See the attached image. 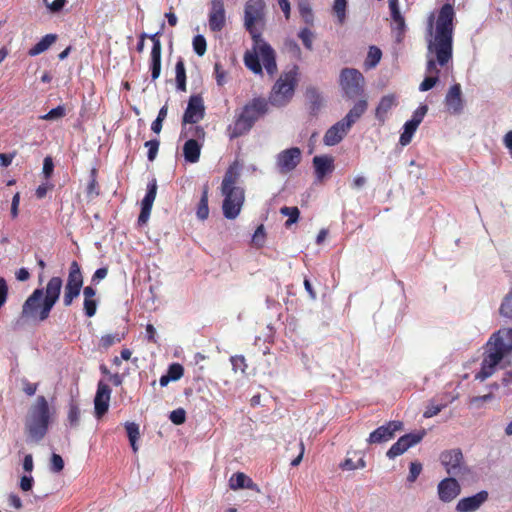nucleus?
Returning <instances> with one entry per match:
<instances>
[{"label": "nucleus", "mask_w": 512, "mask_h": 512, "mask_svg": "<svg viewBox=\"0 0 512 512\" xmlns=\"http://www.w3.org/2000/svg\"><path fill=\"white\" fill-rule=\"evenodd\" d=\"M488 496V492L482 490L472 496L464 497L458 501L456 510L458 512H475L488 500Z\"/></svg>", "instance_id": "nucleus-18"}, {"label": "nucleus", "mask_w": 512, "mask_h": 512, "mask_svg": "<svg viewBox=\"0 0 512 512\" xmlns=\"http://www.w3.org/2000/svg\"><path fill=\"white\" fill-rule=\"evenodd\" d=\"M397 105V98L394 94H388L383 96L376 109H375V117L376 119L383 124L387 119L389 112Z\"/></svg>", "instance_id": "nucleus-26"}, {"label": "nucleus", "mask_w": 512, "mask_h": 512, "mask_svg": "<svg viewBox=\"0 0 512 512\" xmlns=\"http://www.w3.org/2000/svg\"><path fill=\"white\" fill-rule=\"evenodd\" d=\"M201 144L195 139H189L183 146V155L187 162L196 163L199 161Z\"/></svg>", "instance_id": "nucleus-28"}, {"label": "nucleus", "mask_w": 512, "mask_h": 512, "mask_svg": "<svg viewBox=\"0 0 512 512\" xmlns=\"http://www.w3.org/2000/svg\"><path fill=\"white\" fill-rule=\"evenodd\" d=\"M496 399L494 392H488L481 396H472L468 398V408L479 410L482 409L486 403L492 402Z\"/></svg>", "instance_id": "nucleus-33"}, {"label": "nucleus", "mask_w": 512, "mask_h": 512, "mask_svg": "<svg viewBox=\"0 0 512 512\" xmlns=\"http://www.w3.org/2000/svg\"><path fill=\"white\" fill-rule=\"evenodd\" d=\"M239 174L240 166L234 163L228 168L222 182L223 213L227 219H235L244 203V191L236 186Z\"/></svg>", "instance_id": "nucleus-5"}, {"label": "nucleus", "mask_w": 512, "mask_h": 512, "mask_svg": "<svg viewBox=\"0 0 512 512\" xmlns=\"http://www.w3.org/2000/svg\"><path fill=\"white\" fill-rule=\"evenodd\" d=\"M425 436V431L422 430L417 433H410L400 437L387 451L386 455L389 459H394L397 456L405 453L409 448L418 444Z\"/></svg>", "instance_id": "nucleus-12"}, {"label": "nucleus", "mask_w": 512, "mask_h": 512, "mask_svg": "<svg viewBox=\"0 0 512 512\" xmlns=\"http://www.w3.org/2000/svg\"><path fill=\"white\" fill-rule=\"evenodd\" d=\"M298 8L303 20L306 23H311L313 20V14L309 4L306 2H300Z\"/></svg>", "instance_id": "nucleus-48"}, {"label": "nucleus", "mask_w": 512, "mask_h": 512, "mask_svg": "<svg viewBox=\"0 0 512 512\" xmlns=\"http://www.w3.org/2000/svg\"><path fill=\"white\" fill-rule=\"evenodd\" d=\"M83 286V276L79 264L73 261L70 264L67 283L64 288L63 303L70 306L75 298L80 294Z\"/></svg>", "instance_id": "nucleus-9"}, {"label": "nucleus", "mask_w": 512, "mask_h": 512, "mask_svg": "<svg viewBox=\"0 0 512 512\" xmlns=\"http://www.w3.org/2000/svg\"><path fill=\"white\" fill-rule=\"evenodd\" d=\"M296 83L294 71L282 74L272 88L269 102L276 107L285 106L293 97Z\"/></svg>", "instance_id": "nucleus-8"}, {"label": "nucleus", "mask_w": 512, "mask_h": 512, "mask_svg": "<svg viewBox=\"0 0 512 512\" xmlns=\"http://www.w3.org/2000/svg\"><path fill=\"white\" fill-rule=\"evenodd\" d=\"M366 184V177L363 175H356L352 178L351 187L352 189L359 190Z\"/></svg>", "instance_id": "nucleus-61"}, {"label": "nucleus", "mask_w": 512, "mask_h": 512, "mask_svg": "<svg viewBox=\"0 0 512 512\" xmlns=\"http://www.w3.org/2000/svg\"><path fill=\"white\" fill-rule=\"evenodd\" d=\"M229 487L231 490L250 489L257 493L261 490L259 486L252 481L250 477L242 472L234 473L229 479Z\"/></svg>", "instance_id": "nucleus-25"}, {"label": "nucleus", "mask_w": 512, "mask_h": 512, "mask_svg": "<svg viewBox=\"0 0 512 512\" xmlns=\"http://www.w3.org/2000/svg\"><path fill=\"white\" fill-rule=\"evenodd\" d=\"M446 407V404H434L431 402L425 409L423 416L425 418H431L436 416L443 408Z\"/></svg>", "instance_id": "nucleus-53"}, {"label": "nucleus", "mask_w": 512, "mask_h": 512, "mask_svg": "<svg viewBox=\"0 0 512 512\" xmlns=\"http://www.w3.org/2000/svg\"><path fill=\"white\" fill-rule=\"evenodd\" d=\"M346 6V0H334L333 11L336 14L340 24H343L346 19Z\"/></svg>", "instance_id": "nucleus-39"}, {"label": "nucleus", "mask_w": 512, "mask_h": 512, "mask_svg": "<svg viewBox=\"0 0 512 512\" xmlns=\"http://www.w3.org/2000/svg\"><path fill=\"white\" fill-rule=\"evenodd\" d=\"M122 340V336L119 334H107L101 337L100 339V345L107 349L110 346L119 343Z\"/></svg>", "instance_id": "nucleus-47"}, {"label": "nucleus", "mask_w": 512, "mask_h": 512, "mask_svg": "<svg viewBox=\"0 0 512 512\" xmlns=\"http://www.w3.org/2000/svg\"><path fill=\"white\" fill-rule=\"evenodd\" d=\"M366 109V100H359L342 120L346 124H349V127L351 128L352 125L364 114Z\"/></svg>", "instance_id": "nucleus-31"}, {"label": "nucleus", "mask_w": 512, "mask_h": 512, "mask_svg": "<svg viewBox=\"0 0 512 512\" xmlns=\"http://www.w3.org/2000/svg\"><path fill=\"white\" fill-rule=\"evenodd\" d=\"M167 112H168L167 106H163L159 110L157 118L153 121V123L151 125V129L153 132H155L157 134L160 133V131L162 129V122L165 120V118L167 116Z\"/></svg>", "instance_id": "nucleus-44"}, {"label": "nucleus", "mask_w": 512, "mask_h": 512, "mask_svg": "<svg viewBox=\"0 0 512 512\" xmlns=\"http://www.w3.org/2000/svg\"><path fill=\"white\" fill-rule=\"evenodd\" d=\"M422 471V465L418 462H411L409 467V474L407 477L408 482L413 483L416 481Z\"/></svg>", "instance_id": "nucleus-50"}, {"label": "nucleus", "mask_w": 512, "mask_h": 512, "mask_svg": "<svg viewBox=\"0 0 512 512\" xmlns=\"http://www.w3.org/2000/svg\"><path fill=\"white\" fill-rule=\"evenodd\" d=\"M340 86L348 97H356L363 92L364 77L356 69L345 68L340 73Z\"/></svg>", "instance_id": "nucleus-10"}, {"label": "nucleus", "mask_w": 512, "mask_h": 512, "mask_svg": "<svg viewBox=\"0 0 512 512\" xmlns=\"http://www.w3.org/2000/svg\"><path fill=\"white\" fill-rule=\"evenodd\" d=\"M66 115V110L64 106H57L56 108L51 109L48 113L40 116V119L47 121H55L61 119Z\"/></svg>", "instance_id": "nucleus-41"}, {"label": "nucleus", "mask_w": 512, "mask_h": 512, "mask_svg": "<svg viewBox=\"0 0 512 512\" xmlns=\"http://www.w3.org/2000/svg\"><path fill=\"white\" fill-rule=\"evenodd\" d=\"M454 10L445 4L437 17L430 15L428 21L427 76L419 86L422 92L432 89L438 82V66L444 67L452 59Z\"/></svg>", "instance_id": "nucleus-1"}, {"label": "nucleus", "mask_w": 512, "mask_h": 512, "mask_svg": "<svg viewBox=\"0 0 512 512\" xmlns=\"http://www.w3.org/2000/svg\"><path fill=\"white\" fill-rule=\"evenodd\" d=\"M445 104L450 113H461L463 109V100L461 97V88L459 84H455L449 88L445 97Z\"/></svg>", "instance_id": "nucleus-24"}, {"label": "nucleus", "mask_w": 512, "mask_h": 512, "mask_svg": "<svg viewBox=\"0 0 512 512\" xmlns=\"http://www.w3.org/2000/svg\"><path fill=\"white\" fill-rule=\"evenodd\" d=\"M169 419L176 425L183 424L186 420V412L182 408L173 410L170 413Z\"/></svg>", "instance_id": "nucleus-52"}, {"label": "nucleus", "mask_w": 512, "mask_h": 512, "mask_svg": "<svg viewBox=\"0 0 512 512\" xmlns=\"http://www.w3.org/2000/svg\"><path fill=\"white\" fill-rule=\"evenodd\" d=\"M107 274H108L107 268L103 267V268L97 269L92 276V282L95 284H98L101 280L106 278Z\"/></svg>", "instance_id": "nucleus-63"}, {"label": "nucleus", "mask_w": 512, "mask_h": 512, "mask_svg": "<svg viewBox=\"0 0 512 512\" xmlns=\"http://www.w3.org/2000/svg\"><path fill=\"white\" fill-rule=\"evenodd\" d=\"M499 312L503 317L512 319V291L504 297Z\"/></svg>", "instance_id": "nucleus-40"}, {"label": "nucleus", "mask_w": 512, "mask_h": 512, "mask_svg": "<svg viewBox=\"0 0 512 512\" xmlns=\"http://www.w3.org/2000/svg\"><path fill=\"white\" fill-rule=\"evenodd\" d=\"M298 36L302 40L304 46L307 49L311 50L313 47V39H314V35H313L312 31L308 28H304L299 32Z\"/></svg>", "instance_id": "nucleus-46"}, {"label": "nucleus", "mask_w": 512, "mask_h": 512, "mask_svg": "<svg viewBox=\"0 0 512 512\" xmlns=\"http://www.w3.org/2000/svg\"><path fill=\"white\" fill-rule=\"evenodd\" d=\"M265 236L266 235H265V231H264V226L263 225L258 226L252 236L253 244L257 247H262L265 242Z\"/></svg>", "instance_id": "nucleus-49"}, {"label": "nucleus", "mask_w": 512, "mask_h": 512, "mask_svg": "<svg viewBox=\"0 0 512 512\" xmlns=\"http://www.w3.org/2000/svg\"><path fill=\"white\" fill-rule=\"evenodd\" d=\"M111 397L110 387L100 381L97 386V392L94 399L95 414L98 418L102 417L109 408V402Z\"/></svg>", "instance_id": "nucleus-20"}, {"label": "nucleus", "mask_w": 512, "mask_h": 512, "mask_svg": "<svg viewBox=\"0 0 512 512\" xmlns=\"http://www.w3.org/2000/svg\"><path fill=\"white\" fill-rule=\"evenodd\" d=\"M57 37L55 34L45 35L38 43H36L29 51L30 56H37L46 51L55 41Z\"/></svg>", "instance_id": "nucleus-32"}, {"label": "nucleus", "mask_w": 512, "mask_h": 512, "mask_svg": "<svg viewBox=\"0 0 512 512\" xmlns=\"http://www.w3.org/2000/svg\"><path fill=\"white\" fill-rule=\"evenodd\" d=\"M267 111L268 102L265 99L256 98L246 104L234 125L229 128L230 138H236L248 132Z\"/></svg>", "instance_id": "nucleus-7"}, {"label": "nucleus", "mask_w": 512, "mask_h": 512, "mask_svg": "<svg viewBox=\"0 0 512 512\" xmlns=\"http://www.w3.org/2000/svg\"><path fill=\"white\" fill-rule=\"evenodd\" d=\"M177 88L181 91H186V73L182 60H179L175 66Z\"/></svg>", "instance_id": "nucleus-38"}, {"label": "nucleus", "mask_w": 512, "mask_h": 512, "mask_svg": "<svg viewBox=\"0 0 512 512\" xmlns=\"http://www.w3.org/2000/svg\"><path fill=\"white\" fill-rule=\"evenodd\" d=\"M302 152L297 147L281 151L276 157V165L281 173L294 170L301 161Z\"/></svg>", "instance_id": "nucleus-13"}, {"label": "nucleus", "mask_w": 512, "mask_h": 512, "mask_svg": "<svg viewBox=\"0 0 512 512\" xmlns=\"http://www.w3.org/2000/svg\"><path fill=\"white\" fill-rule=\"evenodd\" d=\"M264 9V0H248L245 5L244 23L252 35L254 46L251 51L245 53L244 63L253 73L261 74V60L266 71L272 75L277 70L274 50L260 37L255 27L263 20Z\"/></svg>", "instance_id": "nucleus-2"}, {"label": "nucleus", "mask_w": 512, "mask_h": 512, "mask_svg": "<svg viewBox=\"0 0 512 512\" xmlns=\"http://www.w3.org/2000/svg\"><path fill=\"white\" fill-rule=\"evenodd\" d=\"M351 128L343 120L338 121L331 126L323 137V143L326 146H335L339 144L347 135Z\"/></svg>", "instance_id": "nucleus-21"}, {"label": "nucleus", "mask_w": 512, "mask_h": 512, "mask_svg": "<svg viewBox=\"0 0 512 512\" xmlns=\"http://www.w3.org/2000/svg\"><path fill=\"white\" fill-rule=\"evenodd\" d=\"M156 192H157V183H156V180H153L148 184L147 193L141 203L142 208H141V213L138 218L139 223L145 224L148 221L153 203L156 198Z\"/></svg>", "instance_id": "nucleus-23"}, {"label": "nucleus", "mask_w": 512, "mask_h": 512, "mask_svg": "<svg viewBox=\"0 0 512 512\" xmlns=\"http://www.w3.org/2000/svg\"><path fill=\"white\" fill-rule=\"evenodd\" d=\"M84 296V312L87 317H93L96 314L98 302L95 298L96 290L91 286H87L83 290Z\"/></svg>", "instance_id": "nucleus-27"}, {"label": "nucleus", "mask_w": 512, "mask_h": 512, "mask_svg": "<svg viewBox=\"0 0 512 512\" xmlns=\"http://www.w3.org/2000/svg\"><path fill=\"white\" fill-rule=\"evenodd\" d=\"M54 169L53 161L50 157H46L43 162V174L46 178H49Z\"/></svg>", "instance_id": "nucleus-62"}, {"label": "nucleus", "mask_w": 512, "mask_h": 512, "mask_svg": "<svg viewBox=\"0 0 512 512\" xmlns=\"http://www.w3.org/2000/svg\"><path fill=\"white\" fill-rule=\"evenodd\" d=\"M125 429L129 440H138L139 438V426L134 422L125 423Z\"/></svg>", "instance_id": "nucleus-54"}, {"label": "nucleus", "mask_w": 512, "mask_h": 512, "mask_svg": "<svg viewBox=\"0 0 512 512\" xmlns=\"http://www.w3.org/2000/svg\"><path fill=\"white\" fill-rule=\"evenodd\" d=\"M19 204H20V194L19 193H16L13 198H12V203H11V217L13 219H16L18 217V214H19Z\"/></svg>", "instance_id": "nucleus-59"}, {"label": "nucleus", "mask_w": 512, "mask_h": 512, "mask_svg": "<svg viewBox=\"0 0 512 512\" xmlns=\"http://www.w3.org/2000/svg\"><path fill=\"white\" fill-rule=\"evenodd\" d=\"M145 147L148 149V159L153 161L156 158L159 149L158 140H150L145 143Z\"/></svg>", "instance_id": "nucleus-55"}, {"label": "nucleus", "mask_w": 512, "mask_h": 512, "mask_svg": "<svg viewBox=\"0 0 512 512\" xmlns=\"http://www.w3.org/2000/svg\"><path fill=\"white\" fill-rule=\"evenodd\" d=\"M64 468V461L58 454H52L51 457V470L55 473L62 471Z\"/></svg>", "instance_id": "nucleus-56"}, {"label": "nucleus", "mask_w": 512, "mask_h": 512, "mask_svg": "<svg viewBox=\"0 0 512 512\" xmlns=\"http://www.w3.org/2000/svg\"><path fill=\"white\" fill-rule=\"evenodd\" d=\"M52 415L47 399L38 396L25 418V431L32 441L38 442L46 435Z\"/></svg>", "instance_id": "nucleus-6"}, {"label": "nucleus", "mask_w": 512, "mask_h": 512, "mask_svg": "<svg viewBox=\"0 0 512 512\" xmlns=\"http://www.w3.org/2000/svg\"><path fill=\"white\" fill-rule=\"evenodd\" d=\"M403 428V424L400 421H390L385 425L378 427L376 430L370 433L367 438L369 444H381L391 440L397 431Z\"/></svg>", "instance_id": "nucleus-14"}, {"label": "nucleus", "mask_w": 512, "mask_h": 512, "mask_svg": "<svg viewBox=\"0 0 512 512\" xmlns=\"http://www.w3.org/2000/svg\"><path fill=\"white\" fill-rule=\"evenodd\" d=\"M193 49L194 52L199 55L203 56L206 52L207 43L205 38L202 35H197L193 38Z\"/></svg>", "instance_id": "nucleus-45"}, {"label": "nucleus", "mask_w": 512, "mask_h": 512, "mask_svg": "<svg viewBox=\"0 0 512 512\" xmlns=\"http://www.w3.org/2000/svg\"><path fill=\"white\" fill-rule=\"evenodd\" d=\"M159 33H155L149 36L151 41L153 42V47L150 55V68H151V77L153 80H156L161 73V42L158 37Z\"/></svg>", "instance_id": "nucleus-22"}, {"label": "nucleus", "mask_w": 512, "mask_h": 512, "mask_svg": "<svg viewBox=\"0 0 512 512\" xmlns=\"http://www.w3.org/2000/svg\"><path fill=\"white\" fill-rule=\"evenodd\" d=\"M183 373V366L178 363H173L169 366L167 374L160 377L159 384L165 387L169 382L179 380L183 376Z\"/></svg>", "instance_id": "nucleus-30"}, {"label": "nucleus", "mask_w": 512, "mask_h": 512, "mask_svg": "<svg viewBox=\"0 0 512 512\" xmlns=\"http://www.w3.org/2000/svg\"><path fill=\"white\" fill-rule=\"evenodd\" d=\"M461 493V486L454 477H447L437 485L438 498L444 503H450Z\"/></svg>", "instance_id": "nucleus-15"}, {"label": "nucleus", "mask_w": 512, "mask_h": 512, "mask_svg": "<svg viewBox=\"0 0 512 512\" xmlns=\"http://www.w3.org/2000/svg\"><path fill=\"white\" fill-rule=\"evenodd\" d=\"M8 295V286L6 280L0 277V308L5 304Z\"/></svg>", "instance_id": "nucleus-58"}, {"label": "nucleus", "mask_w": 512, "mask_h": 512, "mask_svg": "<svg viewBox=\"0 0 512 512\" xmlns=\"http://www.w3.org/2000/svg\"><path fill=\"white\" fill-rule=\"evenodd\" d=\"M392 31L395 35V38L398 42L402 40L403 34L405 32V20L401 14L392 16Z\"/></svg>", "instance_id": "nucleus-37"}, {"label": "nucleus", "mask_w": 512, "mask_h": 512, "mask_svg": "<svg viewBox=\"0 0 512 512\" xmlns=\"http://www.w3.org/2000/svg\"><path fill=\"white\" fill-rule=\"evenodd\" d=\"M230 362L232 364V369L234 372H241L242 374H245L247 369V363L242 355H235L230 358Z\"/></svg>", "instance_id": "nucleus-42"}, {"label": "nucleus", "mask_w": 512, "mask_h": 512, "mask_svg": "<svg viewBox=\"0 0 512 512\" xmlns=\"http://www.w3.org/2000/svg\"><path fill=\"white\" fill-rule=\"evenodd\" d=\"M440 461L450 475L464 477L470 473L469 468L464 463L463 454L458 449L443 452L440 455Z\"/></svg>", "instance_id": "nucleus-11"}, {"label": "nucleus", "mask_w": 512, "mask_h": 512, "mask_svg": "<svg viewBox=\"0 0 512 512\" xmlns=\"http://www.w3.org/2000/svg\"><path fill=\"white\" fill-rule=\"evenodd\" d=\"M52 188H53V185L51 183H49V182L43 183L38 186L35 194H36L37 198L42 199L46 196L48 191L52 190Z\"/></svg>", "instance_id": "nucleus-60"}, {"label": "nucleus", "mask_w": 512, "mask_h": 512, "mask_svg": "<svg viewBox=\"0 0 512 512\" xmlns=\"http://www.w3.org/2000/svg\"><path fill=\"white\" fill-rule=\"evenodd\" d=\"M44 2L46 3L47 8L51 12L55 13V12H59L60 10H62V8L65 6L67 0H54L51 3H48L47 0H44Z\"/></svg>", "instance_id": "nucleus-57"}, {"label": "nucleus", "mask_w": 512, "mask_h": 512, "mask_svg": "<svg viewBox=\"0 0 512 512\" xmlns=\"http://www.w3.org/2000/svg\"><path fill=\"white\" fill-rule=\"evenodd\" d=\"M417 128H418V126L410 121H407L404 124L403 131H402V133L400 135V139H399V142L402 146H406L411 142L412 137H413L414 133L416 132Z\"/></svg>", "instance_id": "nucleus-36"}, {"label": "nucleus", "mask_w": 512, "mask_h": 512, "mask_svg": "<svg viewBox=\"0 0 512 512\" xmlns=\"http://www.w3.org/2000/svg\"><path fill=\"white\" fill-rule=\"evenodd\" d=\"M62 286L60 277H52L45 289H35L22 306V317L33 322L46 320L59 299Z\"/></svg>", "instance_id": "nucleus-4"}, {"label": "nucleus", "mask_w": 512, "mask_h": 512, "mask_svg": "<svg viewBox=\"0 0 512 512\" xmlns=\"http://www.w3.org/2000/svg\"><path fill=\"white\" fill-rule=\"evenodd\" d=\"M22 385H23V391L29 396H33L36 393L37 388H38V385L36 383H31L27 380H23Z\"/></svg>", "instance_id": "nucleus-64"}, {"label": "nucleus", "mask_w": 512, "mask_h": 512, "mask_svg": "<svg viewBox=\"0 0 512 512\" xmlns=\"http://www.w3.org/2000/svg\"><path fill=\"white\" fill-rule=\"evenodd\" d=\"M197 217L200 220H205L209 216V207H208V186H204L202 196L200 198V201L198 203L197 211H196Z\"/></svg>", "instance_id": "nucleus-34"}, {"label": "nucleus", "mask_w": 512, "mask_h": 512, "mask_svg": "<svg viewBox=\"0 0 512 512\" xmlns=\"http://www.w3.org/2000/svg\"><path fill=\"white\" fill-rule=\"evenodd\" d=\"M339 466L342 470L353 471L365 468L366 462L360 453L353 452L352 456L351 453H348L345 460Z\"/></svg>", "instance_id": "nucleus-29"}, {"label": "nucleus", "mask_w": 512, "mask_h": 512, "mask_svg": "<svg viewBox=\"0 0 512 512\" xmlns=\"http://www.w3.org/2000/svg\"><path fill=\"white\" fill-rule=\"evenodd\" d=\"M316 181L321 183L334 171V158L330 155H318L312 160Z\"/></svg>", "instance_id": "nucleus-17"}, {"label": "nucleus", "mask_w": 512, "mask_h": 512, "mask_svg": "<svg viewBox=\"0 0 512 512\" xmlns=\"http://www.w3.org/2000/svg\"><path fill=\"white\" fill-rule=\"evenodd\" d=\"M208 22L212 31L218 32L224 28L226 24L224 0H211Z\"/></svg>", "instance_id": "nucleus-16"}, {"label": "nucleus", "mask_w": 512, "mask_h": 512, "mask_svg": "<svg viewBox=\"0 0 512 512\" xmlns=\"http://www.w3.org/2000/svg\"><path fill=\"white\" fill-rule=\"evenodd\" d=\"M281 214L289 217L286 225L289 226L295 222H297L299 218V209L297 207H282L280 210Z\"/></svg>", "instance_id": "nucleus-43"}, {"label": "nucleus", "mask_w": 512, "mask_h": 512, "mask_svg": "<svg viewBox=\"0 0 512 512\" xmlns=\"http://www.w3.org/2000/svg\"><path fill=\"white\" fill-rule=\"evenodd\" d=\"M204 117V105L200 96H191L183 115V123H197Z\"/></svg>", "instance_id": "nucleus-19"}, {"label": "nucleus", "mask_w": 512, "mask_h": 512, "mask_svg": "<svg viewBox=\"0 0 512 512\" xmlns=\"http://www.w3.org/2000/svg\"><path fill=\"white\" fill-rule=\"evenodd\" d=\"M382 52L376 46H371L369 48L366 60L364 62V66L366 69L374 68L381 60Z\"/></svg>", "instance_id": "nucleus-35"}, {"label": "nucleus", "mask_w": 512, "mask_h": 512, "mask_svg": "<svg viewBox=\"0 0 512 512\" xmlns=\"http://www.w3.org/2000/svg\"><path fill=\"white\" fill-rule=\"evenodd\" d=\"M512 354V327H502L489 337L475 379L481 382L493 376L501 362Z\"/></svg>", "instance_id": "nucleus-3"}, {"label": "nucleus", "mask_w": 512, "mask_h": 512, "mask_svg": "<svg viewBox=\"0 0 512 512\" xmlns=\"http://www.w3.org/2000/svg\"><path fill=\"white\" fill-rule=\"evenodd\" d=\"M428 111V107L426 105L419 106L413 113L412 118L409 120L410 122L414 123L415 125L419 126L422 122L424 116L426 115Z\"/></svg>", "instance_id": "nucleus-51"}]
</instances>
